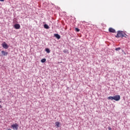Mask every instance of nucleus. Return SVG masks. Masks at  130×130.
I'll return each instance as SVG.
<instances>
[{
    "instance_id": "17",
    "label": "nucleus",
    "mask_w": 130,
    "mask_h": 130,
    "mask_svg": "<svg viewBox=\"0 0 130 130\" xmlns=\"http://www.w3.org/2000/svg\"><path fill=\"white\" fill-rule=\"evenodd\" d=\"M0 2H5V0H0Z\"/></svg>"
},
{
    "instance_id": "15",
    "label": "nucleus",
    "mask_w": 130,
    "mask_h": 130,
    "mask_svg": "<svg viewBox=\"0 0 130 130\" xmlns=\"http://www.w3.org/2000/svg\"><path fill=\"white\" fill-rule=\"evenodd\" d=\"M75 30L77 32H79L80 31V29L78 28H76Z\"/></svg>"
},
{
    "instance_id": "14",
    "label": "nucleus",
    "mask_w": 130,
    "mask_h": 130,
    "mask_svg": "<svg viewBox=\"0 0 130 130\" xmlns=\"http://www.w3.org/2000/svg\"><path fill=\"white\" fill-rule=\"evenodd\" d=\"M120 49H121L120 48V47H118V48H116V49H115V50H116V51H118L119 50H120Z\"/></svg>"
},
{
    "instance_id": "2",
    "label": "nucleus",
    "mask_w": 130,
    "mask_h": 130,
    "mask_svg": "<svg viewBox=\"0 0 130 130\" xmlns=\"http://www.w3.org/2000/svg\"><path fill=\"white\" fill-rule=\"evenodd\" d=\"M19 126V125H18L17 123H15V124H13L11 125V127L13 129H16L17 130L18 129V127Z\"/></svg>"
},
{
    "instance_id": "7",
    "label": "nucleus",
    "mask_w": 130,
    "mask_h": 130,
    "mask_svg": "<svg viewBox=\"0 0 130 130\" xmlns=\"http://www.w3.org/2000/svg\"><path fill=\"white\" fill-rule=\"evenodd\" d=\"M54 36H55V37H56V38L57 39H60V36H59V35H58V34H54Z\"/></svg>"
},
{
    "instance_id": "12",
    "label": "nucleus",
    "mask_w": 130,
    "mask_h": 130,
    "mask_svg": "<svg viewBox=\"0 0 130 130\" xmlns=\"http://www.w3.org/2000/svg\"><path fill=\"white\" fill-rule=\"evenodd\" d=\"M46 51L47 53H50V50H49V49L48 48H46Z\"/></svg>"
},
{
    "instance_id": "6",
    "label": "nucleus",
    "mask_w": 130,
    "mask_h": 130,
    "mask_svg": "<svg viewBox=\"0 0 130 130\" xmlns=\"http://www.w3.org/2000/svg\"><path fill=\"white\" fill-rule=\"evenodd\" d=\"M20 26L19 24H14V28L15 29H20Z\"/></svg>"
},
{
    "instance_id": "5",
    "label": "nucleus",
    "mask_w": 130,
    "mask_h": 130,
    "mask_svg": "<svg viewBox=\"0 0 130 130\" xmlns=\"http://www.w3.org/2000/svg\"><path fill=\"white\" fill-rule=\"evenodd\" d=\"M109 32L111 33H115V29H113L112 27H110L109 28Z\"/></svg>"
},
{
    "instance_id": "10",
    "label": "nucleus",
    "mask_w": 130,
    "mask_h": 130,
    "mask_svg": "<svg viewBox=\"0 0 130 130\" xmlns=\"http://www.w3.org/2000/svg\"><path fill=\"white\" fill-rule=\"evenodd\" d=\"M108 100H114V96H109L108 98Z\"/></svg>"
},
{
    "instance_id": "1",
    "label": "nucleus",
    "mask_w": 130,
    "mask_h": 130,
    "mask_svg": "<svg viewBox=\"0 0 130 130\" xmlns=\"http://www.w3.org/2000/svg\"><path fill=\"white\" fill-rule=\"evenodd\" d=\"M126 34H125L124 32L120 31H118L117 35L115 36L116 38H119V37H121V38H123V37H125L126 38Z\"/></svg>"
},
{
    "instance_id": "4",
    "label": "nucleus",
    "mask_w": 130,
    "mask_h": 130,
    "mask_svg": "<svg viewBox=\"0 0 130 130\" xmlns=\"http://www.w3.org/2000/svg\"><path fill=\"white\" fill-rule=\"evenodd\" d=\"M2 46L5 49H8L9 48V46L5 42L2 44Z\"/></svg>"
},
{
    "instance_id": "13",
    "label": "nucleus",
    "mask_w": 130,
    "mask_h": 130,
    "mask_svg": "<svg viewBox=\"0 0 130 130\" xmlns=\"http://www.w3.org/2000/svg\"><path fill=\"white\" fill-rule=\"evenodd\" d=\"M41 62H45V61H46V59H45V58L42 59L41 60Z\"/></svg>"
},
{
    "instance_id": "11",
    "label": "nucleus",
    "mask_w": 130,
    "mask_h": 130,
    "mask_svg": "<svg viewBox=\"0 0 130 130\" xmlns=\"http://www.w3.org/2000/svg\"><path fill=\"white\" fill-rule=\"evenodd\" d=\"M44 27L45 29H49V26L47 24H44Z\"/></svg>"
},
{
    "instance_id": "9",
    "label": "nucleus",
    "mask_w": 130,
    "mask_h": 130,
    "mask_svg": "<svg viewBox=\"0 0 130 130\" xmlns=\"http://www.w3.org/2000/svg\"><path fill=\"white\" fill-rule=\"evenodd\" d=\"M55 124L57 127H59V125L60 124V123H59V122L58 121H57L55 123Z\"/></svg>"
},
{
    "instance_id": "16",
    "label": "nucleus",
    "mask_w": 130,
    "mask_h": 130,
    "mask_svg": "<svg viewBox=\"0 0 130 130\" xmlns=\"http://www.w3.org/2000/svg\"><path fill=\"white\" fill-rule=\"evenodd\" d=\"M108 129H109V130H111V129H111V127H108Z\"/></svg>"
},
{
    "instance_id": "3",
    "label": "nucleus",
    "mask_w": 130,
    "mask_h": 130,
    "mask_svg": "<svg viewBox=\"0 0 130 130\" xmlns=\"http://www.w3.org/2000/svg\"><path fill=\"white\" fill-rule=\"evenodd\" d=\"M114 100H115V101H119V100H120V95H116L114 96Z\"/></svg>"
},
{
    "instance_id": "18",
    "label": "nucleus",
    "mask_w": 130,
    "mask_h": 130,
    "mask_svg": "<svg viewBox=\"0 0 130 130\" xmlns=\"http://www.w3.org/2000/svg\"><path fill=\"white\" fill-rule=\"evenodd\" d=\"M0 108H3V107L1 105H0Z\"/></svg>"
},
{
    "instance_id": "19",
    "label": "nucleus",
    "mask_w": 130,
    "mask_h": 130,
    "mask_svg": "<svg viewBox=\"0 0 130 130\" xmlns=\"http://www.w3.org/2000/svg\"><path fill=\"white\" fill-rule=\"evenodd\" d=\"M0 103H2V101H0Z\"/></svg>"
},
{
    "instance_id": "8",
    "label": "nucleus",
    "mask_w": 130,
    "mask_h": 130,
    "mask_svg": "<svg viewBox=\"0 0 130 130\" xmlns=\"http://www.w3.org/2000/svg\"><path fill=\"white\" fill-rule=\"evenodd\" d=\"M1 52H2V54H3V55H4V56L8 55V52H6L5 51H2Z\"/></svg>"
}]
</instances>
